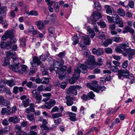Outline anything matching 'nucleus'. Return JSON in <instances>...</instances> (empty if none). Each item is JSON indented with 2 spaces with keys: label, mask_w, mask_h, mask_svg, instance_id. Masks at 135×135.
<instances>
[{
  "label": "nucleus",
  "mask_w": 135,
  "mask_h": 135,
  "mask_svg": "<svg viewBox=\"0 0 135 135\" xmlns=\"http://www.w3.org/2000/svg\"><path fill=\"white\" fill-rule=\"evenodd\" d=\"M35 24L38 28L40 30H43L45 28L44 24L42 21L39 20L36 22Z\"/></svg>",
  "instance_id": "obj_14"
},
{
  "label": "nucleus",
  "mask_w": 135,
  "mask_h": 135,
  "mask_svg": "<svg viewBox=\"0 0 135 135\" xmlns=\"http://www.w3.org/2000/svg\"><path fill=\"white\" fill-rule=\"evenodd\" d=\"M91 24L93 25V29L95 30V32H99V30L98 29L97 26L96 25V22H91Z\"/></svg>",
  "instance_id": "obj_44"
},
{
  "label": "nucleus",
  "mask_w": 135,
  "mask_h": 135,
  "mask_svg": "<svg viewBox=\"0 0 135 135\" xmlns=\"http://www.w3.org/2000/svg\"><path fill=\"white\" fill-rule=\"evenodd\" d=\"M118 76L119 79H122L123 78H128V80L131 84L134 82L133 75L131 74H129L128 70L126 69L119 71L118 73Z\"/></svg>",
  "instance_id": "obj_3"
},
{
  "label": "nucleus",
  "mask_w": 135,
  "mask_h": 135,
  "mask_svg": "<svg viewBox=\"0 0 135 135\" xmlns=\"http://www.w3.org/2000/svg\"><path fill=\"white\" fill-rule=\"evenodd\" d=\"M14 36L13 33L11 31H7L4 34L2 37V39L3 40H6L8 38L9 39L13 37Z\"/></svg>",
  "instance_id": "obj_11"
},
{
  "label": "nucleus",
  "mask_w": 135,
  "mask_h": 135,
  "mask_svg": "<svg viewBox=\"0 0 135 135\" xmlns=\"http://www.w3.org/2000/svg\"><path fill=\"white\" fill-rule=\"evenodd\" d=\"M128 65V61L127 60L125 61L122 64V67L123 68H126L127 67Z\"/></svg>",
  "instance_id": "obj_62"
},
{
  "label": "nucleus",
  "mask_w": 135,
  "mask_h": 135,
  "mask_svg": "<svg viewBox=\"0 0 135 135\" xmlns=\"http://www.w3.org/2000/svg\"><path fill=\"white\" fill-rule=\"evenodd\" d=\"M59 110L58 108L56 106H54L51 110V112L53 113L55 112H57Z\"/></svg>",
  "instance_id": "obj_63"
},
{
  "label": "nucleus",
  "mask_w": 135,
  "mask_h": 135,
  "mask_svg": "<svg viewBox=\"0 0 135 135\" xmlns=\"http://www.w3.org/2000/svg\"><path fill=\"white\" fill-rule=\"evenodd\" d=\"M98 62H94L95 65L101 66L103 64L102 59L100 58H99L97 60Z\"/></svg>",
  "instance_id": "obj_40"
},
{
  "label": "nucleus",
  "mask_w": 135,
  "mask_h": 135,
  "mask_svg": "<svg viewBox=\"0 0 135 135\" xmlns=\"http://www.w3.org/2000/svg\"><path fill=\"white\" fill-rule=\"evenodd\" d=\"M61 113H60L53 114L52 115V118L54 119L57 118L62 116Z\"/></svg>",
  "instance_id": "obj_42"
},
{
  "label": "nucleus",
  "mask_w": 135,
  "mask_h": 135,
  "mask_svg": "<svg viewBox=\"0 0 135 135\" xmlns=\"http://www.w3.org/2000/svg\"><path fill=\"white\" fill-rule=\"evenodd\" d=\"M6 84L10 87H12L15 85V82L13 79L6 80Z\"/></svg>",
  "instance_id": "obj_25"
},
{
  "label": "nucleus",
  "mask_w": 135,
  "mask_h": 135,
  "mask_svg": "<svg viewBox=\"0 0 135 135\" xmlns=\"http://www.w3.org/2000/svg\"><path fill=\"white\" fill-rule=\"evenodd\" d=\"M42 96L44 97H46V98L43 99V101L44 102H45L47 101L50 99L51 96V94L49 93H44L42 94Z\"/></svg>",
  "instance_id": "obj_27"
},
{
  "label": "nucleus",
  "mask_w": 135,
  "mask_h": 135,
  "mask_svg": "<svg viewBox=\"0 0 135 135\" xmlns=\"http://www.w3.org/2000/svg\"><path fill=\"white\" fill-rule=\"evenodd\" d=\"M10 68L13 71L20 74H22L24 72L27 71V66L26 65H21L19 63L11 65Z\"/></svg>",
  "instance_id": "obj_4"
},
{
  "label": "nucleus",
  "mask_w": 135,
  "mask_h": 135,
  "mask_svg": "<svg viewBox=\"0 0 135 135\" xmlns=\"http://www.w3.org/2000/svg\"><path fill=\"white\" fill-rule=\"evenodd\" d=\"M105 52L107 54H111L112 53V50L110 48H106L104 49Z\"/></svg>",
  "instance_id": "obj_47"
},
{
  "label": "nucleus",
  "mask_w": 135,
  "mask_h": 135,
  "mask_svg": "<svg viewBox=\"0 0 135 135\" xmlns=\"http://www.w3.org/2000/svg\"><path fill=\"white\" fill-rule=\"evenodd\" d=\"M112 40L110 39H107L105 41L103 42V44L105 47L107 46L108 45L112 43Z\"/></svg>",
  "instance_id": "obj_30"
},
{
  "label": "nucleus",
  "mask_w": 135,
  "mask_h": 135,
  "mask_svg": "<svg viewBox=\"0 0 135 135\" xmlns=\"http://www.w3.org/2000/svg\"><path fill=\"white\" fill-rule=\"evenodd\" d=\"M118 70V68L117 67L114 66H112L110 68V70L114 73L118 72L119 71Z\"/></svg>",
  "instance_id": "obj_43"
},
{
  "label": "nucleus",
  "mask_w": 135,
  "mask_h": 135,
  "mask_svg": "<svg viewBox=\"0 0 135 135\" xmlns=\"http://www.w3.org/2000/svg\"><path fill=\"white\" fill-rule=\"evenodd\" d=\"M68 115L70 117V119L72 121H75L76 119V114L72 112H69Z\"/></svg>",
  "instance_id": "obj_21"
},
{
  "label": "nucleus",
  "mask_w": 135,
  "mask_h": 135,
  "mask_svg": "<svg viewBox=\"0 0 135 135\" xmlns=\"http://www.w3.org/2000/svg\"><path fill=\"white\" fill-rule=\"evenodd\" d=\"M56 18V15L54 14L51 15H48L46 17V20L44 21V22L45 23H48L49 22L55 20Z\"/></svg>",
  "instance_id": "obj_16"
},
{
  "label": "nucleus",
  "mask_w": 135,
  "mask_h": 135,
  "mask_svg": "<svg viewBox=\"0 0 135 135\" xmlns=\"http://www.w3.org/2000/svg\"><path fill=\"white\" fill-rule=\"evenodd\" d=\"M107 18L108 21L109 23H111L113 22V20L112 17H111L110 16H107Z\"/></svg>",
  "instance_id": "obj_64"
},
{
  "label": "nucleus",
  "mask_w": 135,
  "mask_h": 135,
  "mask_svg": "<svg viewBox=\"0 0 135 135\" xmlns=\"http://www.w3.org/2000/svg\"><path fill=\"white\" fill-rule=\"evenodd\" d=\"M0 46L2 48L6 49V42L5 43L4 41H2L1 43Z\"/></svg>",
  "instance_id": "obj_54"
},
{
  "label": "nucleus",
  "mask_w": 135,
  "mask_h": 135,
  "mask_svg": "<svg viewBox=\"0 0 135 135\" xmlns=\"http://www.w3.org/2000/svg\"><path fill=\"white\" fill-rule=\"evenodd\" d=\"M66 93L68 95L72 94L76 95L78 93L76 90L75 89L74 85H72L69 87L68 89L66 91Z\"/></svg>",
  "instance_id": "obj_13"
},
{
  "label": "nucleus",
  "mask_w": 135,
  "mask_h": 135,
  "mask_svg": "<svg viewBox=\"0 0 135 135\" xmlns=\"http://www.w3.org/2000/svg\"><path fill=\"white\" fill-rule=\"evenodd\" d=\"M113 57L114 59L118 61H119L121 58V56H119L117 55H113Z\"/></svg>",
  "instance_id": "obj_56"
},
{
  "label": "nucleus",
  "mask_w": 135,
  "mask_h": 135,
  "mask_svg": "<svg viewBox=\"0 0 135 135\" xmlns=\"http://www.w3.org/2000/svg\"><path fill=\"white\" fill-rule=\"evenodd\" d=\"M130 28L128 26L125 27L124 28L125 30L123 31V33H125L127 32H129V30H130V28Z\"/></svg>",
  "instance_id": "obj_59"
},
{
  "label": "nucleus",
  "mask_w": 135,
  "mask_h": 135,
  "mask_svg": "<svg viewBox=\"0 0 135 135\" xmlns=\"http://www.w3.org/2000/svg\"><path fill=\"white\" fill-rule=\"evenodd\" d=\"M86 67L82 64H79L78 67H75L74 69V74L73 77L70 79V83L71 84L75 83L79 77L81 71L85 73L87 72Z\"/></svg>",
  "instance_id": "obj_2"
},
{
  "label": "nucleus",
  "mask_w": 135,
  "mask_h": 135,
  "mask_svg": "<svg viewBox=\"0 0 135 135\" xmlns=\"http://www.w3.org/2000/svg\"><path fill=\"white\" fill-rule=\"evenodd\" d=\"M97 24L99 26H100V27L102 28H104L106 26V23L103 21H101L98 22Z\"/></svg>",
  "instance_id": "obj_38"
},
{
  "label": "nucleus",
  "mask_w": 135,
  "mask_h": 135,
  "mask_svg": "<svg viewBox=\"0 0 135 135\" xmlns=\"http://www.w3.org/2000/svg\"><path fill=\"white\" fill-rule=\"evenodd\" d=\"M92 52L94 54L99 56L103 54L104 51L101 49L99 48L97 50L95 48H94L92 50Z\"/></svg>",
  "instance_id": "obj_15"
},
{
  "label": "nucleus",
  "mask_w": 135,
  "mask_h": 135,
  "mask_svg": "<svg viewBox=\"0 0 135 135\" xmlns=\"http://www.w3.org/2000/svg\"><path fill=\"white\" fill-rule=\"evenodd\" d=\"M88 60L89 61L86 62L85 65L83 64H82L84 66H86V69L88 67H89L90 69L94 68L95 65L94 62H95L94 56L90 55L89 57Z\"/></svg>",
  "instance_id": "obj_5"
},
{
  "label": "nucleus",
  "mask_w": 135,
  "mask_h": 135,
  "mask_svg": "<svg viewBox=\"0 0 135 135\" xmlns=\"http://www.w3.org/2000/svg\"><path fill=\"white\" fill-rule=\"evenodd\" d=\"M70 96H67L66 97V99L67 100L66 102V103L68 106H71L73 104V102L71 100H69V99L70 98Z\"/></svg>",
  "instance_id": "obj_31"
},
{
  "label": "nucleus",
  "mask_w": 135,
  "mask_h": 135,
  "mask_svg": "<svg viewBox=\"0 0 135 135\" xmlns=\"http://www.w3.org/2000/svg\"><path fill=\"white\" fill-rule=\"evenodd\" d=\"M14 37V36H13V37L10 38L9 40H8L6 42V49H10L12 45L15 44L16 43L17 40Z\"/></svg>",
  "instance_id": "obj_10"
},
{
  "label": "nucleus",
  "mask_w": 135,
  "mask_h": 135,
  "mask_svg": "<svg viewBox=\"0 0 135 135\" xmlns=\"http://www.w3.org/2000/svg\"><path fill=\"white\" fill-rule=\"evenodd\" d=\"M41 83L44 84H47L49 82V78L43 77L42 78Z\"/></svg>",
  "instance_id": "obj_34"
},
{
  "label": "nucleus",
  "mask_w": 135,
  "mask_h": 135,
  "mask_svg": "<svg viewBox=\"0 0 135 135\" xmlns=\"http://www.w3.org/2000/svg\"><path fill=\"white\" fill-rule=\"evenodd\" d=\"M72 39L74 41L73 42V45H76L78 44L79 42V38L78 37V36L76 35H75L72 37Z\"/></svg>",
  "instance_id": "obj_29"
},
{
  "label": "nucleus",
  "mask_w": 135,
  "mask_h": 135,
  "mask_svg": "<svg viewBox=\"0 0 135 135\" xmlns=\"http://www.w3.org/2000/svg\"><path fill=\"white\" fill-rule=\"evenodd\" d=\"M105 8L106 9V12L109 15L112 14V7L108 5H106L105 6Z\"/></svg>",
  "instance_id": "obj_23"
},
{
  "label": "nucleus",
  "mask_w": 135,
  "mask_h": 135,
  "mask_svg": "<svg viewBox=\"0 0 135 135\" xmlns=\"http://www.w3.org/2000/svg\"><path fill=\"white\" fill-rule=\"evenodd\" d=\"M15 131L16 132L17 135H21V132L23 131L21 130V127L17 125L15 126Z\"/></svg>",
  "instance_id": "obj_20"
},
{
  "label": "nucleus",
  "mask_w": 135,
  "mask_h": 135,
  "mask_svg": "<svg viewBox=\"0 0 135 135\" xmlns=\"http://www.w3.org/2000/svg\"><path fill=\"white\" fill-rule=\"evenodd\" d=\"M49 35L52 36H54L56 34V31L54 28L52 27H50L48 29Z\"/></svg>",
  "instance_id": "obj_22"
},
{
  "label": "nucleus",
  "mask_w": 135,
  "mask_h": 135,
  "mask_svg": "<svg viewBox=\"0 0 135 135\" xmlns=\"http://www.w3.org/2000/svg\"><path fill=\"white\" fill-rule=\"evenodd\" d=\"M102 17V15L99 12H94L91 17V19H92L91 22H96L98 20L101 18Z\"/></svg>",
  "instance_id": "obj_9"
},
{
  "label": "nucleus",
  "mask_w": 135,
  "mask_h": 135,
  "mask_svg": "<svg viewBox=\"0 0 135 135\" xmlns=\"http://www.w3.org/2000/svg\"><path fill=\"white\" fill-rule=\"evenodd\" d=\"M87 31L88 33L89 34L91 38H93L95 36V33L93 29L90 28V27H88L87 28Z\"/></svg>",
  "instance_id": "obj_17"
},
{
  "label": "nucleus",
  "mask_w": 135,
  "mask_h": 135,
  "mask_svg": "<svg viewBox=\"0 0 135 135\" xmlns=\"http://www.w3.org/2000/svg\"><path fill=\"white\" fill-rule=\"evenodd\" d=\"M86 86L88 87L97 93H98L99 92V90L97 89L98 86L97 82L96 81H94L91 83H87Z\"/></svg>",
  "instance_id": "obj_6"
},
{
  "label": "nucleus",
  "mask_w": 135,
  "mask_h": 135,
  "mask_svg": "<svg viewBox=\"0 0 135 135\" xmlns=\"http://www.w3.org/2000/svg\"><path fill=\"white\" fill-rule=\"evenodd\" d=\"M117 12L119 15L123 17L125 15L124 11L122 8H118V9Z\"/></svg>",
  "instance_id": "obj_36"
},
{
  "label": "nucleus",
  "mask_w": 135,
  "mask_h": 135,
  "mask_svg": "<svg viewBox=\"0 0 135 135\" xmlns=\"http://www.w3.org/2000/svg\"><path fill=\"white\" fill-rule=\"evenodd\" d=\"M84 43L88 45L90 44V40L87 35H85L83 37Z\"/></svg>",
  "instance_id": "obj_28"
},
{
  "label": "nucleus",
  "mask_w": 135,
  "mask_h": 135,
  "mask_svg": "<svg viewBox=\"0 0 135 135\" xmlns=\"http://www.w3.org/2000/svg\"><path fill=\"white\" fill-rule=\"evenodd\" d=\"M125 51L127 53L128 58L129 60L131 59L132 57L135 54V50L134 49H132L131 48L125 49Z\"/></svg>",
  "instance_id": "obj_12"
},
{
  "label": "nucleus",
  "mask_w": 135,
  "mask_h": 135,
  "mask_svg": "<svg viewBox=\"0 0 135 135\" xmlns=\"http://www.w3.org/2000/svg\"><path fill=\"white\" fill-rule=\"evenodd\" d=\"M42 121V124L40 126L42 130H45L46 131L49 130V127L46 125V124L47 123L46 120L44 119H43Z\"/></svg>",
  "instance_id": "obj_18"
},
{
  "label": "nucleus",
  "mask_w": 135,
  "mask_h": 135,
  "mask_svg": "<svg viewBox=\"0 0 135 135\" xmlns=\"http://www.w3.org/2000/svg\"><path fill=\"white\" fill-rule=\"evenodd\" d=\"M119 46H117L115 48V50L117 53H123V51Z\"/></svg>",
  "instance_id": "obj_48"
},
{
  "label": "nucleus",
  "mask_w": 135,
  "mask_h": 135,
  "mask_svg": "<svg viewBox=\"0 0 135 135\" xmlns=\"http://www.w3.org/2000/svg\"><path fill=\"white\" fill-rule=\"evenodd\" d=\"M110 76L108 74H106L104 76V79L105 81H109L110 79Z\"/></svg>",
  "instance_id": "obj_60"
},
{
  "label": "nucleus",
  "mask_w": 135,
  "mask_h": 135,
  "mask_svg": "<svg viewBox=\"0 0 135 135\" xmlns=\"http://www.w3.org/2000/svg\"><path fill=\"white\" fill-rule=\"evenodd\" d=\"M6 54L7 57L4 58V62L6 64H9V62L8 60V57L9 56H11L14 62H15V61L16 60L17 58L13 54L12 51L10 50L9 52H7Z\"/></svg>",
  "instance_id": "obj_8"
},
{
  "label": "nucleus",
  "mask_w": 135,
  "mask_h": 135,
  "mask_svg": "<svg viewBox=\"0 0 135 135\" xmlns=\"http://www.w3.org/2000/svg\"><path fill=\"white\" fill-rule=\"evenodd\" d=\"M49 60L50 63L54 64L51 65L49 69L50 71L51 72H53L54 70L55 71L56 73H58L59 75V77L60 78L61 80L63 78H60V76L65 71L66 69V67L65 66H63L60 68V66L64 64V60L61 59H58L55 62V60L51 57H49Z\"/></svg>",
  "instance_id": "obj_1"
},
{
  "label": "nucleus",
  "mask_w": 135,
  "mask_h": 135,
  "mask_svg": "<svg viewBox=\"0 0 135 135\" xmlns=\"http://www.w3.org/2000/svg\"><path fill=\"white\" fill-rule=\"evenodd\" d=\"M7 108L9 110H10V111H7L8 114L9 115H11V114H12L15 113L17 110V107L16 106H14L13 107H12L11 109L10 107L8 106H7Z\"/></svg>",
  "instance_id": "obj_19"
},
{
  "label": "nucleus",
  "mask_w": 135,
  "mask_h": 135,
  "mask_svg": "<svg viewBox=\"0 0 135 135\" xmlns=\"http://www.w3.org/2000/svg\"><path fill=\"white\" fill-rule=\"evenodd\" d=\"M61 121V119H58L56 120H54V123L55 125L57 126L60 123Z\"/></svg>",
  "instance_id": "obj_57"
},
{
  "label": "nucleus",
  "mask_w": 135,
  "mask_h": 135,
  "mask_svg": "<svg viewBox=\"0 0 135 135\" xmlns=\"http://www.w3.org/2000/svg\"><path fill=\"white\" fill-rule=\"evenodd\" d=\"M98 36L100 39L102 40L105 39V38L104 34L102 32H100L98 34Z\"/></svg>",
  "instance_id": "obj_46"
},
{
  "label": "nucleus",
  "mask_w": 135,
  "mask_h": 135,
  "mask_svg": "<svg viewBox=\"0 0 135 135\" xmlns=\"http://www.w3.org/2000/svg\"><path fill=\"white\" fill-rule=\"evenodd\" d=\"M27 86L30 88H33L34 86L32 83L31 81H29L26 84Z\"/></svg>",
  "instance_id": "obj_55"
},
{
  "label": "nucleus",
  "mask_w": 135,
  "mask_h": 135,
  "mask_svg": "<svg viewBox=\"0 0 135 135\" xmlns=\"http://www.w3.org/2000/svg\"><path fill=\"white\" fill-rule=\"evenodd\" d=\"M28 14L29 15L37 16L38 15V13L37 11L35 10H32L29 12Z\"/></svg>",
  "instance_id": "obj_37"
},
{
  "label": "nucleus",
  "mask_w": 135,
  "mask_h": 135,
  "mask_svg": "<svg viewBox=\"0 0 135 135\" xmlns=\"http://www.w3.org/2000/svg\"><path fill=\"white\" fill-rule=\"evenodd\" d=\"M112 17L113 20V22L115 24H117L119 20V16L117 14H115L112 16Z\"/></svg>",
  "instance_id": "obj_26"
},
{
  "label": "nucleus",
  "mask_w": 135,
  "mask_h": 135,
  "mask_svg": "<svg viewBox=\"0 0 135 135\" xmlns=\"http://www.w3.org/2000/svg\"><path fill=\"white\" fill-rule=\"evenodd\" d=\"M89 51L87 49L85 50L84 51V55L86 57H88V56L89 55Z\"/></svg>",
  "instance_id": "obj_61"
},
{
  "label": "nucleus",
  "mask_w": 135,
  "mask_h": 135,
  "mask_svg": "<svg viewBox=\"0 0 135 135\" xmlns=\"http://www.w3.org/2000/svg\"><path fill=\"white\" fill-rule=\"evenodd\" d=\"M45 106L46 108L48 109H50L52 107L49 102L45 103Z\"/></svg>",
  "instance_id": "obj_52"
},
{
  "label": "nucleus",
  "mask_w": 135,
  "mask_h": 135,
  "mask_svg": "<svg viewBox=\"0 0 135 135\" xmlns=\"http://www.w3.org/2000/svg\"><path fill=\"white\" fill-rule=\"evenodd\" d=\"M7 11V8L4 6L1 7L0 8V12L1 14H3L5 13Z\"/></svg>",
  "instance_id": "obj_51"
},
{
  "label": "nucleus",
  "mask_w": 135,
  "mask_h": 135,
  "mask_svg": "<svg viewBox=\"0 0 135 135\" xmlns=\"http://www.w3.org/2000/svg\"><path fill=\"white\" fill-rule=\"evenodd\" d=\"M26 116L27 118L30 121H32L35 119L34 115L32 114H27Z\"/></svg>",
  "instance_id": "obj_35"
},
{
  "label": "nucleus",
  "mask_w": 135,
  "mask_h": 135,
  "mask_svg": "<svg viewBox=\"0 0 135 135\" xmlns=\"http://www.w3.org/2000/svg\"><path fill=\"white\" fill-rule=\"evenodd\" d=\"M112 40L114 41L117 42H118L121 40V38L117 36L113 37Z\"/></svg>",
  "instance_id": "obj_49"
},
{
  "label": "nucleus",
  "mask_w": 135,
  "mask_h": 135,
  "mask_svg": "<svg viewBox=\"0 0 135 135\" xmlns=\"http://www.w3.org/2000/svg\"><path fill=\"white\" fill-rule=\"evenodd\" d=\"M54 9L55 11L56 12H58L59 11V8L60 7V6L59 5V2H56L54 4Z\"/></svg>",
  "instance_id": "obj_41"
},
{
  "label": "nucleus",
  "mask_w": 135,
  "mask_h": 135,
  "mask_svg": "<svg viewBox=\"0 0 135 135\" xmlns=\"http://www.w3.org/2000/svg\"><path fill=\"white\" fill-rule=\"evenodd\" d=\"M88 96L90 99H93L94 97H95V95L94 94L93 92L92 91H91L89 92L88 94Z\"/></svg>",
  "instance_id": "obj_50"
},
{
  "label": "nucleus",
  "mask_w": 135,
  "mask_h": 135,
  "mask_svg": "<svg viewBox=\"0 0 135 135\" xmlns=\"http://www.w3.org/2000/svg\"><path fill=\"white\" fill-rule=\"evenodd\" d=\"M20 41L21 46L23 47H25L26 45L25 43L26 41V39L23 38L20 39Z\"/></svg>",
  "instance_id": "obj_33"
},
{
  "label": "nucleus",
  "mask_w": 135,
  "mask_h": 135,
  "mask_svg": "<svg viewBox=\"0 0 135 135\" xmlns=\"http://www.w3.org/2000/svg\"><path fill=\"white\" fill-rule=\"evenodd\" d=\"M6 89L4 86L0 85V92L2 93L6 91Z\"/></svg>",
  "instance_id": "obj_53"
},
{
  "label": "nucleus",
  "mask_w": 135,
  "mask_h": 135,
  "mask_svg": "<svg viewBox=\"0 0 135 135\" xmlns=\"http://www.w3.org/2000/svg\"><path fill=\"white\" fill-rule=\"evenodd\" d=\"M128 5L130 8H133L134 6V2L132 1H130L128 4Z\"/></svg>",
  "instance_id": "obj_58"
},
{
  "label": "nucleus",
  "mask_w": 135,
  "mask_h": 135,
  "mask_svg": "<svg viewBox=\"0 0 135 135\" xmlns=\"http://www.w3.org/2000/svg\"><path fill=\"white\" fill-rule=\"evenodd\" d=\"M33 62L36 64L37 65H40L41 62L39 59L38 57L35 56L33 59Z\"/></svg>",
  "instance_id": "obj_32"
},
{
  "label": "nucleus",
  "mask_w": 135,
  "mask_h": 135,
  "mask_svg": "<svg viewBox=\"0 0 135 135\" xmlns=\"http://www.w3.org/2000/svg\"><path fill=\"white\" fill-rule=\"evenodd\" d=\"M95 8L98 11H100L101 9V6L100 4L97 2H95L94 3Z\"/></svg>",
  "instance_id": "obj_39"
},
{
  "label": "nucleus",
  "mask_w": 135,
  "mask_h": 135,
  "mask_svg": "<svg viewBox=\"0 0 135 135\" xmlns=\"http://www.w3.org/2000/svg\"><path fill=\"white\" fill-rule=\"evenodd\" d=\"M129 43L127 41L123 42L122 43L119 44V47L122 49H124V50L126 49L125 48L127 47H128L129 45Z\"/></svg>",
  "instance_id": "obj_24"
},
{
  "label": "nucleus",
  "mask_w": 135,
  "mask_h": 135,
  "mask_svg": "<svg viewBox=\"0 0 135 135\" xmlns=\"http://www.w3.org/2000/svg\"><path fill=\"white\" fill-rule=\"evenodd\" d=\"M33 97L36 99L37 103H41L42 99V96L40 94V93L38 92L37 90H34L32 91Z\"/></svg>",
  "instance_id": "obj_7"
},
{
  "label": "nucleus",
  "mask_w": 135,
  "mask_h": 135,
  "mask_svg": "<svg viewBox=\"0 0 135 135\" xmlns=\"http://www.w3.org/2000/svg\"><path fill=\"white\" fill-rule=\"evenodd\" d=\"M29 104L28 100L27 99L23 101L22 103V105H23L24 107H26L28 106Z\"/></svg>",
  "instance_id": "obj_45"
}]
</instances>
